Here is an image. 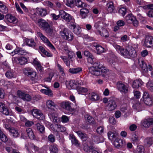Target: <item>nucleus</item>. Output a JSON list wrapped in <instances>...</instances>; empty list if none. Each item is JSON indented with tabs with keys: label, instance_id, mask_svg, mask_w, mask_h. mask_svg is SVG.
<instances>
[{
	"label": "nucleus",
	"instance_id": "f257e3e1",
	"mask_svg": "<svg viewBox=\"0 0 153 153\" xmlns=\"http://www.w3.org/2000/svg\"><path fill=\"white\" fill-rule=\"evenodd\" d=\"M84 55L87 58L88 62L94 65L89 68V72L92 75L95 76L101 75L104 77L107 70L105 67L100 64L99 62H96V59L92 54L88 51H85L84 52Z\"/></svg>",
	"mask_w": 153,
	"mask_h": 153
},
{
	"label": "nucleus",
	"instance_id": "f03ea898",
	"mask_svg": "<svg viewBox=\"0 0 153 153\" xmlns=\"http://www.w3.org/2000/svg\"><path fill=\"white\" fill-rule=\"evenodd\" d=\"M60 34L65 40L71 41L73 39V33L67 28H65L63 31H60Z\"/></svg>",
	"mask_w": 153,
	"mask_h": 153
},
{
	"label": "nucleus",
	"instance_id": "7ed1b4c3",
	"mask_svg": "<svg viewBox=\"0 0 153 153\" xmlns=\"http://www.w3.org/2000/svg\"><path fill=\"white\" fill-rule=\"evenodd\" d=\"M23 71L25 75L30 77L32 81L35 80L36 73L32 68L29 67L23 69Z\"/></svg>",
	"mask_w": 153,
	"mask_h": 153
},
{
	"label": "nucleus",
	"instance_id": "20e7f679",
	"mask_svg": "<svg viewBox=\"0 0 153 153\" xmlns=\"http://www.w3.org/2000/svg\"><path fill=\"white\" fill-rule=\"evenodd\" d=\"M117 88L122 93H127L129 91V86L126 85L121 81L118 82L117 83Z\"/></svg>",
	"mask_w": 153,
	"mask_h": 153
},
{
	"label": "nucleus",
	"instance_id": "39448f33",
	"mask_svg": "<svg viewBox=\"0 0 153 153\" xmlns=\"http://www.w3.org/2000/svg\"><path fill=\"white\" fill-rule=\"evenodd\" d=\"M31 112L32 115L39 120H43L45 118V117L41 111L36 109H33Z\"/></svg>",
	"mask_w": 153,
	"mask_h": 153
},
{
	"label": "nucleus",
	"instance_id": "423d86ee",
	"mask_svg": "<svg viewBox=\"0 0 153 153\" xmlns=\"http://www.w3.org/2000/svg\"><path fill=\"white\" fill-rule=\"evenodd\" d=\"M115 48L117 51L119 53H120L121 55L124 57L128 58V47L127 48H124L119 45H116Z\"/></svg>",
	"mask_w": 153,
	"mask_h": 153
},
{
	"label": "nucleus",
	"instance_id": "0eeeda50",
	"mask_svg": "<svg viewBox=\"0 0 153 153\" xmlns=\"http://www.w3.org/2000/svg\"><path fill=\"white\" fill-rule=\"evenodd\" d=\"M117 107V104L116 101L113 99H110L108 102L106 109L107 111H111L115 109Z\"/></svg>",
	"mask_w": 153,
	"mask_h": 153
},
{
	"label": "nucleus",
	"instance_id": "6e6552de",
	"mask_svg": "<svg viewBox=\"0 0 153 153\" xmlns=\"http://www.w3.org/2000/svg\"><path fill=\"white\" fill-rule=\"evenodd\" d=\"M126 19L128 23H132L135 27H137L138 24V22L136 18L133 16L132 14H129L127 15Z\"/></svg>",
	"mask_w": 153,
	"mask_h": 153
},
{
	"label": "nucleus",
	"instance_id": "1a4fd4ad",
	"mask_svg": "<svg viewBox=\"0 0 153 153\" xmlns=\"http://www.w3.org/2000/svg\"><path fill=\"white\" fill-rule=\"evenodd\" d=\"M69 84L72 89H77L79 85H82L83 83L81 80L76 81L74 80H72L69 82Z\"/></svg>",
	"mask_w": 153,
	"mask_h": 153
},
{
	"label": "nucleus",
	"instance_id": "9d476101",
	"mask_svg": "<svg viewBox=\"0 0 153 153\" xmlns=\"http://www.w3.org/2000/svg\"><path fill=\"white\" fill-rule=\"evenodd\" d=\"M0 112L5 115H10L8 107L5 104L0 102Z\"/></svg>",
	"mask_w": 153,
	"mask_h": 153
},
{
	"label": "nucleus",
	"instance_id": "9b49d317",
	"mask_svg": "<svg viewBox=\"0 0 153 153\" xmlns=\"http://www.w3.org/2000/svg\"><path fill=\"white\" fill-rule=\"evenodd\" d=\"M143 98L145 103L147 105L150 106L152 104V102L151 98L149 97V94L147 92H145Z\"/></svg>",
	"mask_w": 153,
	"mask_h": 153
},
{
	"label": "nucleus",
	"instance_id": "f8f14e48",
	"mask_svg": "<svg viewBox=\"0 0 153 153\" xmlns=\"http://www.w3.org/2000/svg\"><path fill=\"white\" fill-rule=\"evenodd\" d=\"M141 125L144 128H148L153 125V118L145 119L141 121Z\"/></svg>",
	"mask_w": 153,
	"mask_h": 153
},
{
	"label": "nucleus",
	"instance_id": "ddd939ff",
	"mask_svg": "<svg viewBox=\"0 0 153 153\" xmlns=\"http://www.w3.org/2000/svg\"><path fill=\"white\" fill-rule=\"evenodd\" d=\"M37 24L40 28L43 30L49 27V24L45 20L41 19H39Z\"/></svg>",
	"mask_w": 153,
	"mask_h": 153
},
{
	"label": "nucleus",
	"instance_id": "4468645a",
	"mask_svg": "<svg viewBox=\"0 0 153 153\" xmlns=\"http://www.w3.org/2000/svg\"><path fill=\"white\" fill-rule=\"evenodd\" d=\"M128 58L130 57H134L136 56V52L134 48L132 46H128Z\"/></svg>",
	"mask_w": 153,
	"mask_h": 153
},
{
	"label": "nucleus",
	"instance_id": "2eb2a0df",
	"mask_svg": "<svg viewBox=\"0 0 153 153\" xmlns=\"http://www.w3.org/2000/svg\"><path fill=\"white\" fill-rule=\"evenodd\" d=\"M71 103L68 101L63 102L60 104L61 107L65 110L70 111L71 109Z\"/></svg>",
	"mask_w": 153,
	"mask_h": 153
},
{
	"label": "nucleus",
	"instance_id": "dca6fc26",
	"mask_svg": "<svg viewBox=\"0 0 153 153\" xmlns=\"http://www.w3.org/2000/svg\"><path fill=\"white\" fill-rule=\"evenodd\" d=\"M24 41V43L29 47L34 48L36 46V43L33 39L26 38Z\"/></svg>",
	"mask_w": 153,
	"mask_h": 153
},
{
	"label": "nucleus",
	"instance_id": "f3484780",
	"mask_svg": "<svg viewBox=\"0 0 153 153\" xmlns=\"http://www.w3.org/2000/svg\"><path fill=\"white\" fill-rule=\"evenodd\" d=\"M144 43L145 45L148 47H150V45H152V46H153V37L151 36H146L145 38Z\"/></svg>",
	"mask_w": 153,
	"mask_h": 153
},
{
	"label": "nucleus",
	"instance_id": "a211bd4d",
	"mask_svg": "<svg viewBox=\"0 0 153 153\" xmlns=\"http://www.w3.org/2000/svg\"><path fill=\"white\" fill-rule=\"evenodd\" d=\"M108 138L111 141H114L118 137V133L115 131H109L108 133Z\"/></svg>",
	"mask_w": 153,
	"mask_h": 153
},
{
	"label": "nucleus",
	"instance_id": "6ab92c4d",
	"mask_svg": "<svg viewBox=\"0 0 153 153\" xmlns=\"http://www.w3.org/2000/svg\"><path fill=\"white\" fill-rule=\"evenodd\" d=\"M16 62L17 63H18L21 65H23L25 64L27 61V59L23 57H22L19 58H14L13 62Z\"/></svg>",
	"mask_w": 153,
	"mask_h": 153
},
{
	"label": "nucleus",
	"instance_id": "aec40b11",
	"mask_svg": "<svg viewBox=\"0 0 153 153\" xmlns=\"http://www.w3.org/2000/svg\"><path fill=\"white\" fill-rule=\"evenodd\" d=\"M61 17L67 22H70L72 19L71 16L69 14L64 11L60 14Z\"/></svg>",
	"mask_w": 153,
	"mask_h": 153
},
{
	"label": "nucleus",
	"instance_id": "412c9836",
	"mask_svg": "<svg viewBox=\"0 0 153 153\" xmlns=\"http://www.w3.org/2000/svg\"><path fill=\"white\" fill-rule=\"evenodd\" d=\"M89 12L88 9L85 8H83L80 10V16L82 19L86 18L88 16Z\"/></svg>",
	"mask_w": 153,
	"mask_h": 153
},
{
	"label": "nucleus",
	"instance_id": "4be33fe9",
	"mask_svg": "<svg viewBox=\"0 0 153 153\" xmlns=\"http://www.w3.org/2000/svg\"><path fill=\"white\" fill-rule=\"evenodd\" d=\"M138 63L141 67L143 71L146 72L147 71V66L144 61L141 59H139L138 60Z\"/></svg>",
	"mask_w": 153,
	"mask_h": 153
},
{
	"label": "nucleus",
	"instance_id": "5701e85b",
	"mask_svg": "<svg viewBox=\"0 0 153 153\" xmlns=\"http://www.w3.org/2000/svg\"><path fill=\"white\" fill-rule=\"evenodd\" d=\"M123 144V140L118 138V137L114 140V145L117 148L122 147Z\"/></svg>",
	"mask_w": 153,
	"mask_h": 153
},
{
	"label": "nucleus",
	"instance_id": "b1692460",
	"mask_svg": "<svg viewBox=\"0 0 153 153\" xmlns=\"http://www.w3.org/2000/svg\"><path fill=\"white\" fill-rule=\"evenodd\" d=\"M153 144V138L149 137L146 138L144 140V145L145 146L147 147L150 146Z\"/></svg>",
	"mask_w": 153,
	"mask_h": 153
},
{
	"label": "nucleus",
	"instance_id": "393cba45",
	"mask_svg": "<svg viewBox=\"0 0 153 153\" xmlns=\"http://www.w3.org/2000/svg\"><path fill=\"white\" fill-rule=\"evenodd\" d=\"M78 136L83 141L86 140L88 139V137L87 134L82 132L81 131H75Z\"/></svg>",
	"mask_w": 153,
	"mask_h": 153
},
{
	"label": "nucleus",
	"instance_id": "a878e982",
	"mask_svg": "<svg viewBox=\"0 0 153 153\" xmlns=\"http://www.w3.org/2000/svg\"><path fill=\"white\" fill-rule=\"evenodd\" d=\"M69 26L71 29L74 30V32L77 35L79 34L81 32V29L79 27H76V25L73 23V24H71Z\"/></svg>",
	"mask_w": 153,
	"mask_h": 153
},
{
	"label": "nucleus",
	"instance_id": "bb28decb",
	"mask_svg": "<svg viewBox=\"0 0 153 153\" xmlns=\"http://www.w3.org/2000/svg\"><path fill=\"white\" fill-rule=\"evenodd\" d=\"M36 128L38 131L41 134H44L45 132V129L44 126L39 123L36 124Z\"/></svg>",
	"mask_w": 153,
	"mask_h": 153
},
{
	"label": "nucleus",
	"instance_id": "cd10ccee",
	"mask_svg": "<svg viewBox=\"0 0 153 153\" xmlns=\"http://www.w3.org/2000/svg\"><path fill=\"white\" fill-rule=\"evenodd\" d=\"M56 105L51 100H48L46 102L47 107L48 109L54 110L53 108L56 107Z\"/></svg>",
	"mask_w": 153,
	"mask_h": 153
},
{
	"label": "nucleus",
	"instance_id": "c85d7f7f",
	"mask_svg": "<svg viewBox=\"0 0 153 153\" xmlns=\"http://www.w3.org/2000/svg\"><path fill=\"white\" fill-rule=\"evenodd\" d=\"M26 131L29 138L32 140H35V137L31 128H26Z\"/></svg>",
	"mask_w": 153,
	"mask_h": 153
},
{
	"label": "nucleus",
	"instance_id": "c756f323",
	"mask_svg": "<svg viewBox=\"0 0 153 153\" xmlns=\"http://www.w3.org/2000/svg\"><path fill=\"white\" fill-rule=\"evenodd\" d=\"M142 82L140 79H136L133 82L132 86L134 88H138L142 85Z\"/></svg>",
	"mask_w": 153,
	"mask_h": 153
},
{
	"label": "nucleus",
	"instance_id": "7c9ffc66",
	"mask_svg": "<svg viewBox=\"0 0 153 153\" xmlns=\"http://www.w3.org/2000/svg\"><path fill=\"white\" fill-rule=\"evenodd\" d=\"M5 76L8 79H12L15 78L16 77V76L14 72L13 71L9 70L5 73Z\"/></svg>",
	"mask_w": 153,
	"mask_h": 153
},
{
	"label": "nucleus",
	"instance_id": "2f4dec72",
	"mask_svg": "<svg viewBox=\"0 0 153 153\" xmlns=\"http://www.w3.org/2000/svg\"><path fill=\"white\" fill-rule=\"evenodd\" d=\"M69 139L71 140L73 144H74L76 146H79V144L78 141L74 135L71 134L69 136Z\"/></svg>",
	"mask_w": 153,
	"mask_h": 153
},
{
	"label": "nucleus",
	"instance_id": "473e14b6",
	"mask_svg": "<svg viewBox=\"0 0 153 153\" xmlns=\"http://www.w3.org/2000/svg\"><path fill=\"white\" fill-rule=\"evenodd\" d=\"M50 153H58V150L56 145L52 144L51 145L49 148Z\"/></svg>",
	"mask_w": 153,
	"mask_h": 153
},
{
	"label": "nucleus",
	"instance_id": "72a5a7b5",
	"mask_svg": "<svg viewBox=\"0 0 153 153\" xmlns=\"http://www.w3.org/2000/svg\"><path fill=\"white\" fill-rule=\"evenodd\" d=\"M14 53V54H18V55H25L27 53L26 51L24 50L19 48H16L12 53Z\"/></svg>",
	"mask_w": 153,
	"mask_h": 153
},
{
	"label": "nucleus",
	"instance_id": "f704fd0d",
	"mask_svg": "<svg viewBox=\"0 0 153 153\" xmlns=\"http://www.w3.org/2000/svg\"><path fill=\"white\" fill-rule=\"evenodd\" d=\"M37 13L42 17L45 16L47 14L46 10L44 8H37L36 9Z\"/></svg>",
	"mask_w": 153,
	"mask_h": 153
},
{
	"label": "nucleus",
	"instance_id": "c9c22d12",
	"mask_svg": "<svg viewBox=\"0 0 153 153\" xmlns=\"http://www.w3.org/2000/svg\"><path fill=\"white\" fill-rule=\"evenodd\" d=\"M76 1V5L78 7L84 8L87 6V5L84 2H82L80 0H77Z\"/></svg>",
	"mask_w": 153,
	"mask_h": 153
},
{
	"label": "nucleus",
	"instance_id": "e433bc0d",
	"mask_svg": "<svg viewBox=\"0 0 153 153\" xmlns=\"http://www.w3.org/2000/svg\"><path fill=\"white\" fill-rule=\"evenodd\" d=\"M82 68H81L78 67L77 68H70L69 71L72 74H77L81 71Z\"/></svg>",
	"mask_w": 153,
	"mask_h": 153
},
{
	"label": "nucleus",
	"instance_id": "4c0bfd02",
	"mask_svg": "<svg viewBox=\"0 0 153 153\" xmlns=\"http://www.w3.org/2000/svg\"><path fill=\"white\" fill-rule=\"evenodd\" d=\"M0 11L3 13H6L8 12V10L6 6L3 4L0 1Z\"/></svg>",
	"mask_w": 153,
	"mask_h": 153
},
{
	"label": "nucleus",
	"instance_id": "58836bf2",
	"mask_svg": "<svg viewBox=\"0 0 153 153\" xmlns=\"http://www.w3.org/2000/svg\"><path fill=\"white\" fill-rule=\"evenodd\" d=\"M94 46L96 48L97 54H100L104 52V49L101 46L96 44L94 45Z\"/></svg>",
	"mask_w": 153,
	"mask_h": 153
},
{
	"label": "nucleus",
	"instance_id": "ea45409f",
	"mask_svg": "<svg viewBox=\"0 0 153 153\" xmlns=\"http://www.w3.org/2000/svg\"><path fill=\"white\" fill-rule=\"evenodd\" d=\"M67 53L68 59L71 61L74 60L75 57V55L74 53L72 51H68Z\"/></svg>",
	"mask_w": 153,
	"mask_h": 153
},
{
	"label": "nucleus",
	"instance_id": "a19ab883",
	"mask_svg": "<svg viewBox=\"0 0 153 153\" xmlns=\"http://www.w3.org/2000/svg\"><path fill=\"white\" fill-rule=\"evenodd\" d=\"M77 92L79 94H82L83 93H85L88 91V89L87 88H85L79 86L77 89Z\"/></svg>",
	"mask_w": 153,
	"mask_h": 153
},
{
	"label": "nucleus",
	"instance_id": "79ce46f5",
	"mask_svg": "<svg viewBox=\"0 0 153 153\" xmlns=\"http://www.w3.org/2000/svg\"><path fill=\"white\" fill-rule=\"evenodd\" d=\"M100 97L97 94L95 93H92L91 94L90 99L93 101H95L98 100Z\"/></svg>",
	"mask_w": 153,
	"mask_h": 153
},
{
	"label": "nucleus",
	"instance_id": "37998d69",
	"mask_svg": "<svg viewBox=\"0 0 153 153\" xmlns=\"http://www.w3.org/2000/svg\"><path fill=\"white\" fill-rule=\"evenodd\" d=\"M10 132L14 137L16 138L18 137L19 133L18 131L14 128H12V129L10 130Z\"/></svg>",
	"mask_w": 153,
	"mask_h": 153
},
{
	"label": "nucleus",
	"instance_id": "c03bdc74",
	"mask_svg": "<svg viewBox=\"0 0 153 153\" xmlns=\"http://www.w3.org/2000/svg\"><path fill=\"white\" fill-rule=\"evenodd\" d=\"M98 32L102 36H104L106 38L108 37L109 36L107 30L105 29H104L102 30V32L100 30H98Z\"/></svg>",
	"mask_w": 153,
	"mask_h": 153
},
{
	"label": "nucleus",
	"instance_id": "a18cd8bd",
	"mask_svg": "<svg viewBox=\"0 0 153 153\" xmlns=\"http://www.w3.org/2000/svg\"><path fill=\"white\" fill-rule=\"evenodd\" d=\"M107 10L108 12L110 13L112 12L114 9L113 3L112 2H109L107 4Z\"/></svg>",
	"mask_w": 153,
	"mask_h": 153
},
{
	"label": "nucleus",
	"instance_id": "49530a36",
	"mask_svg": "<svg viewBox=\"0 0 153 153\" xmlns=\"http://www.w3.org/2000/svg\"><path fill=\"white\" fill-rule=\"evenodd\" d=\"M85 118L86 120L90 123H94V120L91 116L87 114L85 115Z\"/></svg>",
	"mask_w": 153,
	"mask_h": 153
},
{
	"label": "nucleus",
	"instance_id": "de8ad7c7",
	"mask_svg": "<svg viewBox=\"0 0 153 153\" xmlns=\"http://www.w3.org/2000/svg\"><path fill=\"white\" fill-rule=\"evenodd\" d=\"M5 17L9 22L12 23L15 21L16 18L14 16H12L10 14H8Z\"/></svg>",
	"mask_w": 153,
	"mask_h": 153
},
{
	"label": "nucleus",
	"instance_id": "09e8293b",
	"mask_svg": "<svg viewBox=\"0 0 153 153\" xmlns=\"http://www.w3.org/2000/svg\"><path fill=\"white\" fill-rule=\"evenodd\" d=\"M55 127L57 128L58 131L62 132L65 131L66 130V128L65 127L60 125L56 124L55 125Z\"/></svg>",
	"mask_w": 153,
	"mask_h": 153
},
{
	"label": "nucleus",
	"instance_id": "8fccbe9b",
	"mask_svg": "<svg viewBox=\"0 0 153 153\" xmlns=\"http://www.w3.org/2000/svg\"><path fill=\"white\" fill-rule=\"evenodd\" d=\"M39 51L43 54L48 56H51V54L45 50L44 48L43 47L40 46L39 47Z\"/></svg>",
	"mask_w": 153,
	"mask_h": 153
},
{
	"label": "nucleus",
	"instance_id": "3c124183",
	"mask_svg": "<svg viewBox=\"0 0 153 153\" xmlns=\"http://www.w3.org/2000/svg\"><path fill=\"white\" fill-rule=\"evenodd\" d=\"M40 91L42 93L49 96H51L53 94L52 91L51 90L49 89H42L40 90Z\"/></svg>",
	"mask_w": 153,
	"mask_h": 153
},
{
	"label": "nucleus",
	"instance_id": "603ef678",
	"mask_svg": "<svg viewBox=\"0 0 153 153\" xmlns=\"http://www.w3.org/2000/svg\"><path fill=\"white\" fill-rule=\"evenodd\" d=\"M37 34L41 39L45 42L46 43L48 42V40L43 34L40 32H38Z\"/></svg>",
	"mask_w": 153,
	"mask_h": 153
},
{
	"label": "nucleus",
	"instance_id": "864d4df0",
	"mask_svg": "<svg viewBox=\"0 0 153 153\" xmlns=\"http://www.w3.org/2000/svg\"><path fill=\"white\" fill-rule=\"evenodd\" d=\"M25 93V92L21 90H18L17 92V95L23 100Z\"/></svg>",
	"mask_w": 153,
	"mask_h": 153
},
{
	"label": "nucleus",
	"instance_id": "5fc2aeb1",
	"mask_svg": "<svg viewBox=\"0 0 153 153\" xmlns=\"http://www.w3.org/2000/svg\"><path fill=\"white\" fill-rule=\"evenodd\" d=\"M75 0H66V5L69 7H72L73 6Z\"/></svg>",
	"mask_w": 153,
	"mask_h": 153
},
{
	"label": "nucleus",
	"instance_id": "6e6d98bb",
	"mask_svg": "<svg viewBox=\"0 0 153 153\" xmlns=\"http://www.w3.org/2000/svg\"><path fill=\"white\" fill-rule=\"evenodd\" d=\"M147 86L149 90L153 92V82L150 81L148 82L147 84Z\"/></svg>",
	"mask_w": 153,
	"mask_h": 153
},
{
	"label": "nucleus",
	"instance_id": "4d7b16f0",
	"mask_svg": "<svg viewBox=\"0 0 153 153\" xmlns=\"http://www.w3.org/2000/svg\"><path fill=\"white\" fill-rule=\"evenodd\" d=\"M1 133L0 135V139L2 142L6 143L8 141V138L3 132Z\"/></svg>",
	"mask_w": 153,
	"mask_h": 153
},
{
	"label": "nucleus",
	"instance_id": "13d9d810",
	"mask_svg": "<svg viewBox=\"0 0 153 153\" xmlns=\"http://www.w3.org/2000/svg\"><path fill=\"white\" fill-rule=\"evenodd\" d=\"M131 140L133 143H135L138 142L139 140V139L137 135L133 134L132 135Z\"/></svg>",
	"mask_w": 153,
	"mask_h": 153
},
{
	"label": "nucleus",
	"instance_id": "bf43d9fd",
	"mask_svg": "<svg viewBox=\"0 0 153 153\" xmlns=\"http://www.w3.org/2000/svg\"><path fill=\"white\" fill-rule=\"evenodd\" d=\"M48 140L52 143H53L55 142V139L54 136L53 134H50L48 137Z\"/></svg>",
	"mask_w": 153,
	"mask_h": 153
},
{
	"label": "nucleus",
	"instance_id": "052dcab7",
	"mask_svg": "<svg viewBox=\"0 0 153 153\" xmlns=\"http://www.w3.org/2000/svg\"><path fill=\"white\" fill-rule=\"evenodd\" d=\"M94 149V147L93 146H88L87 145L84 146L83 147L84 150L87 152H90L91 150H93Z\"/></svg>",
	"mask_w": 153,
	"mask_h": 153
},
{
	"label": "nucleus",
	"instance_id": "680f3d73",
	"mask_svg": "<svg viewBox=\"0 0 153 153\" xmlns=\"http://www.w3.org/2000/svg\"><path fill=\"white\" fill-rule=\"evenodd\" d=\"M133 107L134 109L139 111L141 110L142 105L140 102H138L136 104L133 105Z\"/></svg>",
	"mask_w": 153,
	"mask_h": 153
},
{
	"label": "nucleus",
	"instance_id": "e2e57ef3",
	"mask_svg": "<svg viewBox=\"0 0 153 153\" xmlns=\"http://www.w3.org/2000/svg\"><path fill=\"white\" fill-rule=\"evenodd\" d=\"M31 96L29 94L25 93L24 96L23 100L26 101H30L31 100Z\"/></svg>",
	"mask_w": 153,
	"mask_h": 153
},
{
	"label": "nucleus",
	"instance_id": "0e129e2a",
	"mask_svg": "<svg viewBox=\"0 0 153 153\" xmlns=\"http://www.w3.org/2000/svg\"><path fill=\"white\" fill-rule=\"evenodd\" d=\"M144 148L141 145H139L137 146L136 153H144Z\"/></svg>",
	"mask_w": 153,
	"mask_h": 153
},
{
	"label": "nucleus",
	"instance_id": "69168bd1",
	"mask_svg": "<svg viewBox=\"0 0 153 153\" xmlns=\"http://www.w3.org/2000/svg\"><path fill=\"white\" fill-rule=\"evenodd\" d=\"M50 16L53 19L55 20H58V19L60 18V16H61L60 14L56 15L54 13L51 14Z\"/></svg>",
	"mask_w": 153,
	"mask_h": 153
},
{
	"label": "nucleus",
	"instance_id": "338daca9",
	"mask_svg": "<svg viewBox=\"0 0 153 153\" xmlns=\"http://www.w3.org/2000/svg\"><path fill=\"white\" fill-rule=\"evenodd\" d=\"M126 9L124 7H122L120 8L118 10L119 13L123 16L125 15L126 13Z\"/></svg>",
	"mask_w": 153,
	"mask_h": 153
},
{
	"label": "nucleus",
	"instance_id": "774afa93",
	"mask_svg": "<svg viewBox=\"0 0 153 153\" xmlns=\"http://www.w3.org/2000/svg\"><path fill=\"white\" fill-rule=\"evenodd\" d=\"M44 30H45L47 33L49 34H51L53 31L52 27H51L49 25V27H47Z\"/></svg>",
	"mask_w": 153,
	"mask_h": 153
}]
</instances>
